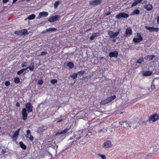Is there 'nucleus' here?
I'll return each mask as SVG.
<instances>
[{
	"instance_id": "f257e3e1",
	"label": "nucleus",
	"mask_w": 159,
	"mask_h": 159,
	"mask_svg": "<svg viewBox=\"0 0 159 159\" xmlns=\"http://www.w3.org/2000/svg\"><path fill=\"white\" fill-rule=\"evenodd\" d=\"M159 120V114L155 113L149 116L148 121L150 122H154Z\"/></svg>"
},
{
	"instance_id": "f03ea898",
	"label": "nucleus",
	"mask_w": 159,
	"mask_h": 159,
	"mask_svg": "<svg viewBox=\"0 0 159 159\" xmlns=\"http://www.w3.org/2000/svg\"><path fill=\"white\" fill-rule=\"evenodd\" d=\"M116 98V96L115 95L108 97L107 98L102 100L100 103L102 105H104L106 104L111 102L112 100Z\"/></svg>"
},
{
	"instance_id": "7ed1b4c3",
	"label": "nucleus",
	"mask_w": 159,
	"mask_h": 159,
	"mask_svg": "<svg viewBox=\"0 0 159 159\" xmlns=\"http://www.w3.org/2000/svg\"><path fill=\"white\" fill-rule=\"evenodd\" d=\"M121 29H119L118 31L116 33H114L112 31H109L108 32V34L109 35L110 38H114L116 37L120 33Z\"/></svg>"
},
{
	"instance_id": "20e7f679",
	"label": "nucleus",
	"mask_w": 159,
	"mask_h": 159,
	"mask_svg": "<svg viewBox=\"0 0 159 159\" xmlns=\"http://www.w3.org/2000/svg\"><path fill=\"white\" fill-rule=\"evenodd\" d=\"M115 124L116 127H117L120 126V125H121L122 127L125 128L126 126H127L128 121H122L121 122H116Z\"/></svg>"
},
{
	"instance_id": "39448f33",
	"label": "nucleus",
	"mask_w": 159,
	"mask_h": 159,
	"mask_svg": "<svg viewBox=\"0 0 159 159\" xmlns=\"http://www.w3.org/2000/svg\"><path fill=\"white\" fill-rule=\"evenodd\" d=\"M112 146V142L110 140H107L105 141L103 144V147L107 148L111 147Z\"/></svg>"
},
{
	"instance_id": "423d86ee",
	"label": "nucleus",
	"mask_w": 159,
	"mask_h": 159,
	"mask_svg": "<svg viewBox=\"0 0 159 159\" xmlns=\"http://www.w3.org/2000/svg\"><path fill=\"white\" fill-rule=\"evenodd\" d=\"M129 16V14L124 12H121L117 15L116 16V19H118L121 18H127Z\"/></svg>"
},
{
	"instance_id": "0eeeda50",
	"label": "nucleus",
	"mask_w": 159,
	"mask_h": 159,
	"mask_svg": "<svg viewBox=\"0 0 159 159\" xmlns=\"http://www.w3.org/2000/svg\"><path fill=\"white\" fill-rule=\"evenodd\" d=\"M102 2L101 0H94L89 2V4L90 6H97Z\"/></svg>"
},
{
	"instance_id": "6e6552de",
	"label": "nucleus",
	"mask_w": 159,
	"mask_h": 159,
	"mask_svg": "<svg viewBox=\"0 0 159 159\" xmlns=\"http://www.w3.org/2000/svg\"><path fill=\"white\" fill-rule=\"evenodd\" d=\"M133 34L132 29L130 27L126 29L125 33L124 34V36L127 37Z\"/></svg>"
},
{
	"instance_id": "1a4fd4ad",
	"label": "nucleus",
	"mask_w": 159,
	"mask_h": 159,
	"mask_svg": "<svg viewBox=\"0 0 159 159\" xmlns=\"http://www.w3.org/2000/svg\"><path fill=\"white\" fill-rule=\"evenodd\" d=\"M60 18V16L58 15H55L49 17L48 19V20L50 22H53L58 20Z\"/></svg>"
},
{
	"instance_id": "9d476101",
	"label": "nucleus",
	"mask_w": 159,
	"mask_h": 159,
	"mask_svg": "<svg viewBox=\"0 0 159 159\" xmlns=\"http://www.w3.org/2000/svg\"><path fill=\"white\" fill-rule=\"evenodd\" d=\"M26 108L27 109L28 113L32 112L33 111V107L31 104L29 103H27L25 104Z\"/></svg>"
},
{
	"instance_id": "9b49d317",
	"label": "nucleus",
	"mask_w": 159,
	"mask_h": 159,
	"mask_svg": "<svg viewBox=\"0 0 159 159\" xmlns=\"http://www.w3.org/2000/svg\"><path fill=\"white\" fill-rule=\"evenodd\" d=\"M145 28L151 32L153 31H155L156 32H158L159 31V29L157 27H151L148 26H145Z\"/></svg>"
},
{
	"instance_id": "f8f14e48",
	"label": "nucleus",
	"mask_w": 159,
	"mask_h": 159,
	"mask_svg": "<svg viewBox=\"0 0 159 159\" xmlns=\"http://www.w3.org/2000/svg\"><path fill=\"white\" fill-rule=\"evenodd\" d=\"M25 137L29 139L31 141H32L34 140V138L32 135L30 131V130L28 129L27 130L26 134L25 135Z\"/></svg>"
},
{
	"instance_id": "ddd939ff",
	"label": "nucleus",
	"mask_w": 159,
	"mask_h": 159,
	"mask_svg": "<svg viewBox=\"0 0 159 159\" xmlns=\"http://www.w3.org/2000/svg\"><path fill=\"white\" fill-rule=\"evenodd\" d=\"M21 114L22 115L23 119L24 120H25L27 118V110L26 108H23L22 109Z\"/></svg>"
},
{
	"instance_id": "4468645a",
	"label": "nucleus",
	"mask_w": 159,
	"mask_h": 159,
	"mask_svg": "<svg viewBox=\"0 0 159 159\" xmlns=\"http://www.w3.org/2000/svg\"><path fill=\"white\" fill-rule=\"evenodd\" d=\"M143 7L145 9L148 11H151L153 8V7L152 5L150 4H148L144 5L143 6Z\"/></svg>"
},
{
	"instance_id": "2eb2a0df",
	"label": "nucleus",
	"mask_w": 159,
	"mask_h": 159,
	"mask_svg": "<svg viewBox=\"0 0 159 159\" xmlns=\"http://www.w3.org/2000/svg\"><path fill=\"white\" fill-rule=\"evenodd\" d=\"M57 29L55 28H50L48 29H46L45 30L42 31V33H44L48 32L50 31H57Z\"/></svg>"
},
{
	"instance_id": "dca6fc26",
	"label": "nucleus",
	"mask_w": 159,
	"mask_h": 159,
	"mask_svg": "<svg viewBox=\"0 0 159 159\" xmlns=\"http://www.w3.org/2000/svg\"><path fill=\"white\" fill-rule=\"evenodd\" d=\"M99 34L100 32L99 31L93 34L92 35L90 38V39L91 40H93L95 37H97L99 36Z\"/></svg>"
},
{
	"instance_id": "f3484780",
	"label": "nucleus",
	"mask_w": 159,
	"mask_h": 159,
	"mask_svg": "<svg viewBox=\"0 0 159 159\" xmlns=\"http://www.w3.org/2000/svg\"><path fill=\"white\" fill-rule=\"evenodd\" d=\"M118 55V52L116 51H114L113 52H110L109 53V56L111 57H117Z\"/></svg>"
},
{
	"instance_id": "a211bd4d",
	"label": "nucleus",
	"mask_w": 159,
	"mask_h": 159,
	"mask_svg": "<svg viewBox=\"0 0 159 159\" xmlns=\"http://www.w3.org/2000/svg\"><path fill=\"white\" fill-rule=\"evenodd\" d=\"M69 128H66V129H64L62 131H61L60 132H58L56 134V135H60V134H65L66 133H67L68 130H69Z\"/></svg>"
},
{
	"instance_id": "6ab92c4d",
	"label": "nucleus",
	"mask_w": 159,
	"mask_h": 159,
	"mask_svg": "<svg viewBox=\"0 0 159 159\" xmlns=\"http://www.w3.org/2000/svg\"><path fill=\"white\" fill-rule=\"evenodd\" d=\"M19 135V134L18 133L15 132L11 138L13 140H16L17 139Z\"/></svg>"
},
{
	"instance_id": "aec40b11",
	"label": "nucleus",
	"mask_w": 159,
	"mask_h": 159,
	"mask_svg": "<svg viewBox=\"0 0 159 159\" xmlns=\"http://www.w3.org/2000/svg\"><path fill=\"white\" fill-rule=\"evenodd\" d=\"M155 57L154 55H147L144 57L145 60H152Z\"/></svg>"
},
{
	"instance_id": "412c9836",
	"label": "nucleus",
	"mask_w": 159,
	"mask_h": 159,
	"mask_svg": "<svg viewBox=\"0 0 159 159\" xmlns=\"http://www.w3.org/2000/svg\"><path fill=\"white\" fill-rule=\"evenodd\" d=\"M140 13V11L139 9H136L134 10L131 14V15H139Z\"/></svg>"
},
{
	"instance_id": "4be33fe9",
	"label": "nucleus",
	"mask_w": 159,
	"mask_h": 159,
	"mask_svg": "<svg viewBox=\"0 0 159 159\" xmlns=\"http://www.w3.org/2000/svg\"><path fill=\"white\" fill-rule=\"evenodd\" d=\"M152 73V72L151 71H146L144 72L143 75L145 76H149L151 75Z\"/></svg>"
},
{
	"instance_id": "5701e85b",
	"label": "nucleus",
	"mask_w": 159,
	"mask_h": 159,
	"mask_svg": "<svg viewBox=\"0 0 159 159\" xmlns=\"http://www.w3.org/2000/svg\"><path fill=\"white\" fill-rule=\"evenodd\" d=\"M41 16V17H46L48 16V13L46 12L43 11L40 12L39 13Z\"/></svg>"
},
{
	"instance_id": "b1692460",
	"label": "nucleus",
	"mask_w": 159,
	"mask_h": 159,
	"mask_svg": "<svg viewBox=\"0 0 159 159\" xmlns=\"http://www.w3.org/2000/svg\"><path fill=\"white\" fill-rule=\"evenodd\" d=\"M67 66L70 69L74 67V64L72 62H69L67 63Z\"/></svg>"
},
{
	"instance_id": "393cba45",
	"label": "nucleus",
	"mask_w": 159,
	"mask_h": 159,
	"mask_svg": "<svg viewBox=\"0 0 159 159\" xmlns=\"http://www.w3.org/2000/svg\"><path fill=\"white\" fill-rule=\"evenodd\" d=\"M20 147L24 149H25L26 148V146L22 142H20Z\"/></svg>"
},
{
	"instance_id": "a878e982",
	"label": "nucleus",
	"mask_w": 159,
	"mask_h": 159,
	"mask_svg": "<svg viewBox=\"0 0 159 159\" xmlns=\"http://www.w3.org/2000/svg\"><path fill=\"white\" fill-rule=\"evenodd\" d=\"M35 17V15L34 14H32L31 15H29L28 17V18L29 20H32L34 19Z\"/></svg>"
},
{
	"instance_id": "bb28decb",
	"label": "nucleus",
	"mask_w": 159,
	"mask_h": 159,
	"mask_svg": "<svg viewBox=\"0 0 159 159\" xmlns=\"http://www.w3.org/2000/svg\"><path fill=\"white\" fill-rule=\"evenodd\" d=\"M21 31H22V35H26L28 34L27 30L26 29H24L22 30H21Z\"/></svg>"
},
{
	"instance_id": "cd10ccee",
	"label": "nucleus",
	"mask_w": 159,
	"mask_h": 159,
	"mask_svg": "<svg viewBox=\"0 0 159 159\" xmlns=\"http://www.w3.org/2000/svg\"><path fill=\"white\" fill-rule=\"evenodd\" d=\"M137 36L138 37V39L140 41H142L143 40V38L140 33H138L137 34Z\"/></svg>"
},
{
	"instance_id": "c85d7f7f",
	"label": "nucleus",
	"mask_w": 159,
	"mask_h": 159,
	"mask_svg": "<svg viewBox=\"0 0 159 159\" xmlns=\"http://www.w3.org/2000/svg\"><path fill=\"white\" fill-rule=\"evenodd\" d=\"M26 70V69H22L21 70L18 71L17 72V74L18 75H20L21 73H23L24 71Z\"/></svg>"
},
{
	"instance_id": "c756f323",
	"label": "nucleus",
	"mask_w": 159,
	"mask_h": 159,
	"mask_svg": "<svg viewBox=\"0 0 159 159\" xmlns=\"http://www.w3.org/2000/svg\"><path fill=\"white\" fill-rule=\"evenodd\" d=\"M20 82V80L19 78L17 77H15L14 79V82L16 84L19 83Z\"/></svg>"
},
{
	"instance_id": "7c9ffc66",
	"label": "nucleus",
	"mask_w": 159,
	"mask_h": 159,
	"mask_svg": "<svg viewBox=\"0 0 159 159\" xmlns=\"http://www.w3.org/2000/svg\"><path fill=\"white\" fill-rule=\"evenodd\" d=\"M133 41L134 43H138L140 42V41L138 38H134Z\"/></svg>"
},
{
	"instance_id": "2f4dec72",
	"label": "nucleus",
	"mask_w": 159,
	"mask_h": 159,
	"mask_svg": "<svg viewBox=\"0 0 159 159\" xmlns=\"http://www.w3.org/2000/svg\"><path fill=\"white\" fill-rule=\"evenodd\" d=\"M59 2L58 1H57L55 2L54 4V7L55 8H56L58 7V5L59 4Z\"/></svg>"
},
{
	"instance_id": "473e14b6",
	"label": "nucleus",
	"mask_w": 159,
	"mask_h": 159,
	"mask_svg": "<svg viewBox=\"0 0 159 159\" xmlns=\"http://www.w3.org/2000/svg\"><path fill=\"white\" fill-rule=\"evenodd\" d=\"M77 74H73L70 75V77L73 79H75L77 78Z\"/></svg>"
},
{
	"instance_id": "72a5a7b5",
	"label": "nucleus",
	"mask_w": 159,
	"mask_h": 159,
	"mask_svg": "<svg viewBox=\"0 0 159 159\" xmlns=\"http://www.w3.org/2000/svg\"><path fill=\"white\" fill-rule=\"evenodd\" d=\"M139 3L138 1H135L133 2L131 5L132 7H133L137 5Z\"/></svg>"
},
{
	"instance_id": "f704fd0d",
	"label": "nucleus",
	"mask_w": 159,
	"mask_h": 159,
	"mask_svg": "<svg viewBox=\"0 0 159 159\" xmlns=\"http://www.w3.org/2000/svg\"><path fill=\"white\" fill-rule=\"evenodd\" d=\"M14 34L19 35H22V31L21 30L16 31L14 32Z\"/></svg>"
},
{
	"instance_id": "c9c22d12",
	"label": "nucleus",
	"mask_w": 159,
	"mask_h": 159,
	"mask_svg": "<svg viewBox=\"0 0 159 159\" xmlns=\"http://www.w3.org/2000/svg\"><path fill=\"white\" fill-rule=\"evenodd\" d=\"M50 82L52 84H54L55 83L57 82V80L56 79H52L51 80Z\"/></svg>"
},
{
	"instance_id": "e433bc0d",
	"label": "nucleus",
	"mask_w": 159,
	"mask_h": 159,
	"mask_svg": "<svg viewBox=\"0 0 159 159\" xmlns=\"http://www.w3.org/2000/svg\"><path fill=\"white\" fill-rule=\"evenodd\" d=\"M84 73H85V71H84L81 70L80 71H78L77 73V75H82L84 74Z\"/></svg>"
},
{
	"instance_id": "4c0bfd02",
	"label": "nucleus",
	"mask_w": 159,
	"mask_h": 159,
	"mask_svg": "<svg viewBox=\"0 0 159 159\" xmlns=\"http://www.w3.org/2000/svg\"><path fill=\"white\" fill-rule=\"evenodd\" d=\"M98 60H91L90 62H91L93 64H95L98 62Z\"/></svg>"
},
{
	"instance_id": "58836bf2",
	"label": "nucleus",
	"mask_w": 159,
	"mask_h": 159,
	"mask_svg": "<svg viewBox=\"0 0 159 159\" xmlns=\"http://www.w3.org/2000/svg\"><path fill=\"white\" fill-rule=\"evenodd\" d=\"M98 156L101 157L102 159H106V157L104 155L99 154Z\"/></svg>"
},
{
	"instance_id": "ea45409f",
	"label": "nucleus",
	"mask_w": 159,
	"mask_h": 159,
	"mask_svg": "<svg viewBox=\"0 0 159 159\" xmlns=\"http://www.w3.org/2000/svg\"><path fill=\"white\" fill-rule=\"evenodd\" d=\"M28 69H29L30 70L32 71L34 69V67L33 66H29L27 68H26L25 69H26V70H27Z\"/></svg>"
},
{
	"instance_id": "a19ab883",
	"label": "nucleus",
	"mask_w": 159,
	"mask_h": 159,
	"mask_svg": "<svg viewBox=\"0 0 159 159\" xmlns=\"http://www.w3.org/2000/svg\"><path fill=\"white\" fill-rule=\"evenodd\" d=\"M43 83V81L42 80H39L38 82V84L39 85H41Z\"/></svg>"
},
{
	"instance_id": "79ce46f5",
	"label": "nucleus",
	"mask_w": 159,
	"mask_h": 159,
	"mask_svg": "<svg viewBox=\"0 0 159 159\" xmlns=\"http://www.w3.org/2000/svg\"><path fill=\"white\" fill-rule=\"evenodd\" d=\"M5 84L6 86H7L10 85V83L9 81H7L5 82Z\"/></svg>"
},
{
	"instance_id": "37998d69",
	"label": "nucleus",
	"mask_w": 159,
	"mask_h": 159,
	"mask_svg": "<svg viewBox=\"0 0 159 159\" xmlns=\"http://www.w3.org/2000/svg\"><path fill=\"white\" fill-rule=\"evenodd\" d=\"M27 65V63L25 62L24 63L22 64V67H24L25 66H26Z\"/></svg>"
},
{
	"instance_id": "c03bdc74",
	"label": "nucleus",
	"mask_w": 159,
	"mask_h": 159,
	"mask_svg": "<svg viewBox=\"0 0 159 159\" xmlns=\"http://www.w3.org/2000/svg\"><path fill=\"white\" fill-rule=\"evenodd\" d=\"M47 52H42L41 55H44L45 54H47Z\"/></svg>"
},
{
	"instance_id": "a18cd8bd",
	"label": "nucleus",
	"mask_w": 159,
	"mask_h": 159,
	"mask_svg": "<svg viewBox=\"0 0 159 159\" xmlns=\"http://www.w3.org/2000/svg\"><path fill=\"white\" fill-rule=\"evenodd\" d=\"M2 152L3 154H4L6 152V151L5 149H2Z\"/></svg>"
},
{
	"instance_id": "49530a36",
	"label": "nucleus",
	"mask_w": 159,
	"mask_h": 159,
	"mask_svg": "<svg viewBox=\"0 0 159 159\" xmlns=\"http://www.w3.org/2000/svg\"><path fill=\"white\" fill-rule=\"evenodd\" d=\"M143 60H137V63H141L143 62Z\"/></svg>"
},
{
	"instance_id": "de8ad7c7",
	"label": "nucleus",
	"mask_w": 159,
	"mask_h": 159,
	"mask_svg": "<svg viewBox=\"0 0 159 159\" xmlns=\"http://www.w3.org/2000/svg\"><path fill=\"white\" fill-rule=\"evenodd\" d=\"M9 0H3V3H7L8 1Z\"/></svg>"
},
{
	"instance_id": "09e8293b",
	"label": "nucleus",
	"mask_w": 159,
	"mask_h": 159,
	"mask_svg": "<svg viewBox=\"0 0 159 159\" xmlns=\"http://www.w3.org/2000/svg\"><path fill=\"white\" fill-rule=\"evenodd\" d=\"M127 126H128L129 127H130L131 126V125L130 124V123H129L128 122V124H127Z\"/></svg>"
},
{
	"instance_id": "8fccbe9b",
	"label": "nucleus",
	"mask_w": 159,
	"mask_h": 159,
	"mask_svg": "<svg viewBox=\"0 0 159 159\" xmlns=\"http://www.w3.org/2000/svg\"><path fill=\"white\" fill-rule=\"evenodd\" d=\"M111 14V12H108L105 15V16H108L109 15H110Z\"/></svg>"
},
{
	"instance_id": "3c124183",
	"label": "nucleus",
	"mask_w": 159,
	"mask_h": 159,
	"mask_svg": "<svg viewBox=\"0 0 159 159\" xmlns=\"http://www.w3.org/2000/svg\"><path fill=\"white\" fill-rule=\"evenodd\" d=\"M16 106L17 107L20 106V103L19 102H17L16 104Z\"/></svg>"
},
{
	"instance_id": "603ef678",
	"label": "nucleus",
	"mask_w": 159,
	"mask_h": 159,
	"mask_svg": "<svg viewBox=\"0 0 159 159\" xmlns=\"http://www.w3.org/2000/svg\"><path fill=\"white\" fill-rule=\"evenodd\" d=\"M139 122V124H142L143 123H145L144 121L141 122V120H140V121Z\"/></svg>"
},
{
	"instance_id": "864d4df0",
	"label": "nucleus",
	"mask_w": 159,
	"mask_h": 159,
	"mask_svg": "<svg viewBox=\"0 0 159 159\" xmlns=\"http://www.w3.org/2000/svg\"><path fill=\"white\" fill-rule=\"evenodd\" d=\"M151 89H153L154 88H155V86H154V85H151Z\"/></svg>"
},
{
	"instance_id": "5fc2aeb1",
	"label": "nucleus",
	"mask_w": 159,
	"mask_h": 159,
	"mask_svg": "<svg viewBox=\"0 0 159 159\" xmlns=\"http://www.w3.org/2000/svg\"><path fill=\"white\" fill-rule=\"evenodd\" d=\"M63 120V119H61L60 120H58L57 121V122H60L61 121Z\"/></svg>"
},
{
	"instance_id": "6e6d98bb",
	"label": "nucleus",
	"mask_w": 159,
	"mask_h": 159,
	"mask_svg": "<svg viewBox=\"0 0 159 159\" xmlns=\"http://www.w3.org/2000/svg\"><path fill=\"white\" fill-rule=\"evenodd\" d=\"M20 128H19V129H18V130L16 131V132H17V133H18L19 134V131H20Z\"/></svg>"
},
{
	"instance_id": "4d7b16f0",
	"label": "nucleus",
	"mask_w": 159,
	"mask_h": 159,
	"mask_svg": "<svg viewBox=\"0 0 159 159\" xmlns=\"http://www.w3.org/2000/svg\"><path fill=\"white\" fill-rule=\"evenodd\" d=\"M41 16H40V14H39L38 17H37V19H39V18H41Z\"/></svg>"
},
{
	"instance_id": "13d9d810",
	"label": "nucleus",
	"mask_w": 159,
	"mask_h": 159,
	"mask_svg": "<svg viewBox=\"0 0 159 159\" xmlns=\"http://www.w3.org/2000/svg\"><path fill=\"white\" fill-rule=\"evenodd\" d=\"M157 23L158 24L159 23V17H158L157 18Z\"/></svg>"
},
{
	"instance_id": "bf43d9fd",
	"label": "nucleus",
	"mask_w": 159,
	"mask_h": 159,
	"mask_svg": "<svg viewBox=\"0 0 159 159\" xmlns=\"http://www.w3.org/2000/svg\"><path fill=\"white\" fill-rule=\"evenodd\" d=\"M92 29L91 28H89V29H87L86 30V32H88L89 31L91 30Z\"/></svg>"
},
{
	"instance_id": "052dcab7",
	"label": "nucleus",
	"mask_w": 159,
	"mask_h": 159,
	"mask_svg": "<svg viewBox=\"0 0 159 159\" xmlns=\"http://www.w3.org/2000/svg\"><path fill=\"white\" fill-rule=\"evenodd\" d=\"M18 0H13V3H15Z\"/></svg>"
},
{
	"instance_id": "680f3d73",
	"label": "nucleus",
	"mask_w": 159,
	"mask_h": 159,
	"mask_svg": "<svg viewBox=\"0 0 159 159\" xmlns=\"http://www.w3.org/2000/svg\"><path fill=\"white\" fill-rule=\"evenodd\" d=\"M45 23V22L44 21L43 22H42L39 24V25H40L41 24H44Z\"/></svg>"
},
{
	"instance_id": "e2e57ef3",
	"label": "nucleus",
	"mask_w": 159,
	"mask_h": 159,
	"mask_svg": "<svg viewBox=\"0 0 159 159\" xmlns=\"http://www.w3.org/2000/svg\"><path fill=\"white\" fill-rule=\"evenodd\" d=\"M143 0H138V1L139 3H140Z\"/></svg>"
},
{
	"instance_id": "0e129e2a",
	"label": "nucleus",
	"mask_w": 159,
	"mask_h": 159,
	"mask_svg": "<svg viewBox=\"0 0 159 159\" xmlns=\"http://www.w3.org/2000/svg\"><path fill=\"white\" fill-rule=\"evenodd\" d=\"M80 137H76L75 139H79Z\"/></svg>"
},
{
	"instance_id": "69168bd1",
	"label": "nucleus",
	"mask_w": 159,
	"mask_h": 159,
	"mask_svg": "<svg viewBox=\"0 0 159 159\" xmlns=\"http://www.w3.org/2000/svg\"><path fill=\"white\" fill-rule=\"evenodd\" d=\"M87 142H88V140H86L83 143H85Z\"/></svg>"
},
{
	"instance_id": "338daca9",
	"label": "nucleus",
	"mask_w": 159,
	"mask_h": 159,
	"mask_svg": "<svg viewBox=\"0 0 159 159\" xmlns=\"http://www.w3.org/2000/svg\"><path fill=\"white\" fill-rule=\"evenodd\" d=\"M139 60H143V57H142V58H139Z\"/></svg>"
},
{
	"instance_id": "774afa93",
	"label": "nucleus",
	"mask_w": 159,
	"mask_h": 159,
	"mask_svg": "<svg viewBox=\"0 0 159 159\" xmlns=\"http://www.w3.org/2000/svg\"><path fill=\"white\" fill-rule=\"evenodd\" d=\"M113 41H114V42H115L116 41V39H114V40H113Z\"/></svg>"
}]
</instances>
